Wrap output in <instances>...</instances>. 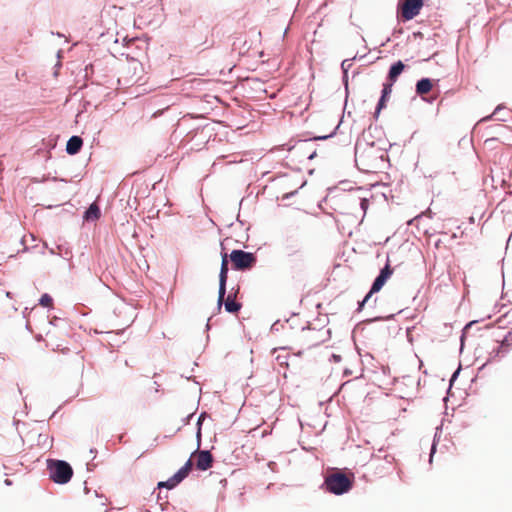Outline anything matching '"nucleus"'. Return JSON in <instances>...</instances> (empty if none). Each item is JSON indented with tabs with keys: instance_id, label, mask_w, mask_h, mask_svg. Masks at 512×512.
<instances>
[{
	"instance_id": "1",
	"label": "nucleus",
	"mask_w": 512,
	"mask_h": 512,
	"mask_svg": "<svg viewBox=\"0 0 512 512\" xmlns=\"http://www.w3.org/2000/svg\"><path fill=\"white\" fill-rule=\"evenodd\" d=\"M326 489L336 495H341L348 492L353 485V477L336 471L325 477Z\"/></svg>"
},
{
	"instance_id": "2",
	"label": "nucleus",
	"mask_w": 512,
	"mask_h": 512,
	"mask_svg": "<svg viewBox=\"0 0 512 512\" xmlns=\"http://www.w3.org/2000/svg\"><path fill=\"white\" fill-rule=\"evenodd\" d=\"M50 478L59 484H65L70 481L73 470L72 467L65 461L56 460L49 465Z\"/></svg>"
},
{
	"instance_id": "3",
	"label": "nucleus",
	"mask_w": 512,
	"mask_h": 512,
	"mask_svg": "<svg viewBox=\"0 0 512 512\" xmlns=\"http://www.w3.org/2000/svg\"><path fill=\"white\" fill-rule=\"evenodd\" d=\"M229 258L234 270H249L256 264V256L251 252L233 250Z\"/></svg>"
},
{
	"instance_id": "4",
	"label": "nucleus",
	"mask_w": 512,
	"mask_h": 512,
	"mask_svg": "<svg viewBox=\"0 0 512 512\" xmlns=\"http://www.w3.org/2000/svg\"><path fill=\"white\" fill-rule=\"evenodd\" d=\"M392 273H393V269L391 268L390 264L387 263L385 265V267L381 270L380 274L375 279L369 293L365 296L363 301L359 303V308H358L359 310H362L365 303L370 300L371 296L374 293L379 292L382 289V287L385 285L386 281L391 277Z\"/></svg>"
},
{
	"instance_id": "5",
	"label": "nucleus",
	"mask_w": 512,
	"mask_h": 512,
	"mask_svg": "<svg viewBox=\"0 0 512 512\" xmlns=\"http://www.w3.org/2000/svg\"><path fill=\"white\" fill-rule=\"evenodd\" d=\"M423 7V0H403L399 6V13L403 20L408 21L416 17Z\"/></svg>"
},
{
	"instance_id": "6",
	"label": "nucleus",
	"mask_w": 512,
	"mask_h": 512,
	"mask_svg": "<svg viewBox=\"0 0 512 512\" xmlns=\"http://www.w3.org/2000/svg\"><path fill=\"white\" fill-rule=\"evenodd\" d=\"M221 268L219 274V295H218V305L219 307L222 305V301L225 297L226 293V282L228 278V263H229V254L227 252H221Z\"/></svg>"
},
{
	"instance_id": "7",
	"label": "nucleus",
	"mask_w": 512,
	"mask_h": 512,
	"mask_svg": "<svg viewBox=\"0 0 512 512\" xmlns=\"http://www.w3.org/2000/svg\"><path fill=\"white\" fill-rule=\"evenodd\" d=\"M192 465L195 463L196 469L206 471L212 467L213 456L208 450H196L190 457Z\"/></svg>"
},
{
	"instance_id": "8",
	"label": "nucleus",
	"mask_w": 512,
	"mask_h": 512,
	"mask_svg": "<svg viewBox=\"0 0 512 512\" xmlns=\"http://www.w3.org/2000/svg\"><path fill=\"white\" fill-rule=\"evenodd\" d=\"M192 470V461L189 459L182 468H180L171 478L165 482H159L158 487L172 489L184 480Z\"/></svg>"
},
{
	"instance_id": "9",
	"label": "nucleus",
	"mask_w": 512,
	"mask_h": 512,
	"mask_svg": "<svg viewBox=\"0 0 512 512\" xmlns=\"http://www.w3.org/2000/svg\"><path fill=\"white\" fill-rule=\"evenodd\" d=\"M342 121V112L339 110L334 118L331 115H325L324 122L327 123L329 129L326 134H322V140H326L334 135Z\"/></svg>"
},
{
	"instance_id": "10",
	"label": "nucleus",
	"mask_w": 512,
	"mask_h": 512,
	"mask_svg": "<svg viewBox=\"0 0 512 512\" xmlns=\"http://www.w3.org/2000/svg\"><path fill=\"white\" fill-rule=\"evenodd\" d=\"M392 83H385L383 85V90H382V95H381V98L378 102V105H377V108H376V112H375V115L377 116L380 111L386 107V101L387 99L390 97V94L392 92Z\"/></svg>"
},
{
	"instance_id": "11",
	"label": "nucleus",
	"mask_w": 512,
	"mask_h": 512,
	"mask_svg": "<svg viewBox=\"0 0 512 512\" xmlns=\"http://www.w3.org/2000/svg\"><path fill=\"white\" fill-rule=\"evenodd\" d=\"M83 145V141L79 136H72L66 145V151L70 155L78 153Z\"/></svg>"
},
{
	"instance_id": "12",
	"label": "nucleus",
	"mask_w": 512,
	"mask_h": 512,
	"mask_svg": "<svg viewBox=\"0 0 512 512\" xmlns=\"http://www.w3.org/2000/svg\"><path fill=\"white\" fill-rule=\"evenodd\" d=\"M236 294H229L228 297L223 301L225 310L229 313H237L241 309V304L235 301Z\"/></svg>"
},
{
	"instance_id": "13",
	"label": "nucleus",
	"mask_w": 512,
	"mask_h": 512,
	"mask_svg": "<svg viewBox=\"0 0 512 512\" xmlns=\"http://www.w3.org/2000/svg\"><path fill=\"white\" fill-rule=\"evenodd\" d=\"M432 82L429 78H423L416 84V93L420 96L428 94L432 90Z\"/></svg>"
},
{
	"instance_id": "14",
	"label": "nucleus",
	"mask_w": 512,
	"mask_h": 512,
	"mask_svg": "<svg viewBox=\"0 0 512 512\" xmlns=\"http://www.w3.org/2000/svg\"><path fill=\"white\" fill-rule=\"evenodd\" d=\"M405 65L402 61H397L390 67L388 78L393 83L397 80L398 76L403 72Z\"/></svg>"
},
{
	"instance_id": "15",
	"label": "nucleus",
	"mask_w": 512,
	"mask_h": 512,
	"mask_svg": "<svg viewBox=\"0 0 512 512\" xmlns=\"http://www.w3.org/2000/svg\"><path fill=\"white\" fill-rule=\"evenodd\" d=\"M86 220H97L100 217V209L96 203L90 205L88 210L85 212Z\"/></svg>"
},
{
	"instance_id": "16",
	"label": "nucleus",
	"mask_w": 512,
	"mask_h": 512,
	"mask_svg": "<svg viewBox=\"0 0 512 512\" xmlns=\"http://www.w3.org/2000/svg\"><path fill=\"white\" fill-rule=\"evenodd\" d=\"M309 142L305 141L303 145L301 146V150L303 152V155L307 156L308 159H313L317 155V150L314 149L310 152V149L308 148Z\"/></svg>"
},
{
	"instance_id": "17",
	"label": "nucleus",
	"mask_w": 512,
	"mask_h": 512,
	"mask_svg": "<svg viewBox=\"0 0 512 512\" xmlns=\"http://www.w3.org/2000/svg\"><path fill=\"white\" fill-rule=\"evenodd\" d=\"M40 305H42L43 307H52L53 305V299L50 295L48 294H43L40 298V301H39Z\"/></svg>"
},
{
	"instance_id": "18",
	"label": "nucleus",
	"mask_w": 512,
	"mask_h": 512,
	"mask_svg": "<svg viewBox=\"0 0 512 512\" xmlns=\"http://www.w3.org/2000/svg\"><path fill=\"white\" fill-rule=\"evenodd\" d=\"M365 158H366V154H365V151H359L358 149L356 150V161L358 162H361L363 165H365Z\"/></svg>"
},
{
	"instance_id": "19",
	"label": "nucleus",
	"mask_w": 512,
	"mask_h": 512,
	"mask_svg": "<svg viewBox=\"0 0 512 512\" xmlns=\"http://www.w3.org/2000/svg\"><path fill=\"white\" fill-rule=\"evenodd\" d=\"M332 358L334 359L335 362H339L341 360V356L340 355L332 354Z\"/></svg>"
},
{
	"instance_id": "20",
	"label": "nucleus",
	"mask_w": 512,
	"mask_h": 512,
	"mask_svg": "<svg viewBox=\"0 0 512 512\" xmlns=\"http://www.w3.org/2000/svg\"><path fill=\"white\" fill-rule=\"evenodd\" d=\"M46 335H47L48 337H54V336H55V332H54V331H52V330H49V331L46 333Z\"/></svg>"
},
{
	"instance_id": "21",
	"label": "nucleus",
	"mask_w": 512,
	"mask_h": 512,
	"mask_svg": "<svg viewBox=\"0 0 512 512\" xmlns=\"http://www.w3.org/2000/svg\"><path fill=\"white\" fill-rule=\"evenodd\" d=\"M373 168H374V166H373V165H369V164H367V165H366V168H364V169H365L366 171H369L370 169H373Z\"/></svg>"
},
{
	"instance_id": "22",
	"label": "nucleus",
	"mask_w": 512,
	"mask_h": 512,
	"mask_svg": "<svg viewBox=\"0 0 512 512\" xmlns=\"http://www.w3.org/2000/svg\"><path fill=\"white\" fill-rule=\"evenodd\" d=\"M61 347V344H57L55 347H53V350H59Z\"/></svg>"
},
{
	"instance_id": "23",
	"label": "nucleus",
	"mask_w": 512,
	"mask_h": 512,
	"mask_svg": "<svg viewBox=\"0 0 512 512\" xmlns=\"http://www.w3.org/2000/svg\"><path fill=\"white\" fill-rule=\"evenodd\" d=\"M366 202H367V200H366V199H363V200H362V203H361L362 207H364V205L366 204Z\"/></svg>"
},
{
	"instance_id": "24",
	"label": "nucleus",
	"mask_w": 512,
	"mask_h": 512,
	"mask_svg": "<svg viewBox=\"0 0 512 512\" xmlns=\"http://www.w3.org/2000/svg\"><path fill=\"white\" fill-rule=\"evenodd\" d=\"M500 351H501V347H499V348L497 349V354H499V353H500Z\"/></svg>"
}]
</instances>
